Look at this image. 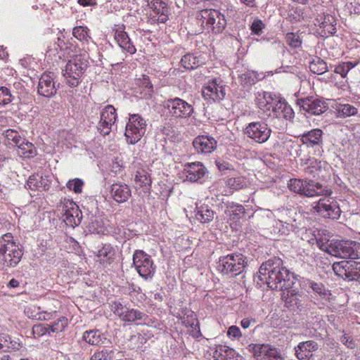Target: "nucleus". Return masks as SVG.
<instances>
[{"mask_svg":"<svg viewBox=\"0 0 360 360\" xmlns=\"http://www.w3.org/2000/svg\"><path fill=\"white\" fill-rule=\"evenodd\" d=\"M258 274L259 280L268 288L283 291L281 298L288 309L304 314L309 311L306 296L292 289L296 276L283 266L281 258L274 257L263 262Z\"/></svg>","mask_w":360,"mask_h":360,"instance_id":"obj_1","label":"nucleus"},{"mask_svg":"<svg viewBox=\"0 0 360 360\" xmlns=\"http://www.w3.org/2000/svg\"><path fill=\"white\" fill-rule=\"evenodd\" d=\"M23 255L20 248L11 233L4 234L0 238V264L3 267H15L20 262Z\"/></svg>","mask_w":360,"mask_h":360,"instance_id":"obj_2","label":"nucleus"},{"mask_svg":"<svg viewBox=\"0 0 360 360\" xmlns=\"http://www.w3.org/2000/svg\"><path fill=\"white\" fill-rule=\"evenodd\" d=\"M274 217L275 222L273 225V231L276 233L287 235L300 228L299 218L301 217V214L294 210L278 208L274 210Z\"/></svg>","mask_w":360,"mask_h":360,"instance_id":"obj_3","label":"nucleus"},{"mask_svg":"<svg viewBox=\"0 0 360 360\" xmlns=\"http://www.w3.org/2000/svg\"><path fill=\"white\" fill-rule=\"evenodd\" d=\"M89 56L86 53L75 56L68 60L63 70L66 84L72 88L77 86L81 78L89 66Z\"/></svg>","mask_w":360,"mask_h":360,"instance_id":"obj_4","label":"nucleus"},{"mask_svg":"<svg viewBox=\"0 0 360 360\" xmlns=\"http://www.w3.org/2000/svg\"><path fill=\"white\" fill-rule=\"evenodd\" d=\"M197 20L200 26L207 32L221 33L226 26L224 13L217 9H204L197 13Z\"/></svg>","mask_w":360,"mask_h":360,"instance_id":"obj_5","label":"nucleus"},{"mask_svg":"<svg viewBox=\"0 0 360 360\" xmlns=\"http://www.w3.org/2000/svg\"><path fill=\"white\" fill-rule=\"evenodd\" d=\"M326 251L337 257L356 259L360 257V243L353 240L330 241Z\"/></svg>","mask_w":360,"mask_h":360,"instance_id":"obj_6","label":"nucleus"},{"mask_svg":"<svg viewBox=\"0 0 360 360\" xmlns=\"http://www.w3.org/2000/svg\"><path fill=\"white\" fill-rule=\"evenodd\" d=\"M246 264V257L243 255L232 253L219 257L217 269L224 275L236 276L244 271Z\"/></svg>","mask_w":360,"mask_h":360,"instance_id":"obj_7","label":"nucleus"},{"mask_svg":"<svg viewBox=\"0 0 360 360\" xmlns=\"http://www.w3.org/2000/svg\"><path fill=\"white\" fill-rule=\"evenodd\" d=\"M288 186L291 191L309 198L329 193L321 184L311 180L291 179Z\"/></svg>","mask_w":360,"mask_h":360,"instance_id":"obj_8","label":"nucleus"},{"mask_svg":"<svg viewBox=\"0 0 360 360\" xmlns=\"http://www.w3.org/2000/svg\"><path fill=\"white\" fill-rule=\"evenodd\" d=\"M113 314L124 322L140 321V323H147L149 317L144 312L131 308L127 304H124L120 301L112 302L110 307Z\"/></svg>","mask_w":360,"mask_h":360,"instance_id":"obj_9","label":"nucleus"},{"mask_svg":"<svg viewBox=\"0 0 360 360\" xmlns=\"http://www.w3.org/2000/svg\"><path fill=\"white\" fill-rule=\"evenodd\" d=\"M58 210L67 226L75 228L80 224L82 214L78 205L72 200L64 198L58 205Z\"/></svg>","mask_w":360,"mask_h":360,"instance_id":"obj_10","label":"nucleus"},{"mask_svg":"<svg viewBox=\"0 0 360 360\" xmlns=\"http://www.w3.org/2000/svg\"><path fill=\"white\" fill-rule=\"evenodd\" d=\"M146 126V120L140 115H129L124 133L127 141L130 144L136 143L145 134Z\"/></svg>","mask_w":360,"mask_h":360,"instance_id":"obj_11","label":"nucleus"},{"mask_svg":"<svg viewBox=\"0 0 360 360\" xmlns=\"http://www.w3.org/2000/svg\"><path fill=\"white\" fill-rule=\"evenodd\" d=\"M133 264L139 276L145 280L152 278L155 273L156 266L151 257L143 250H135L133 255Z\"/></svg>","mask_w":360,"mask_h":360,"instance_id":"obj_12","label":"nucleus"},{"mask_svg":"<svg viewBox=\"0 0 360 360\" xmlns=\"http://www.w3.org/2000/svg\"><path fill=\"white\" fill-rule=\"evenodd\" d=\"M296 103L300 108V111L306 117H309L311 115H320L328 108V103L324 100L314 96L299 98Z\"/></svg>","mask_w":360,"mask_h":360,"instance_id":"obj_13","label":"nucleus"},{"mask_svg":"<svg viewBox=\"0 0 360 360\" xmlns=\"http://www.w3.org/2000/svg\"><path fill=\"white\" fill-rule=\"evenodd\" d=\"M328 191L329 193L324 195V198L319 199L315 205L313 206V210L324 218L338 219L340 217L342 211L338 202L328 197L331 193L330 191Z\"/></svg>","mask_w":360,"mask_h":360,"instance_id":"obj_14","label":"nucleus"},{"mask_svg":"<svg viewBox=\"0 0 360 360\" xmlns=\"http://www.w3.org/2000/svg\"><path fill=\"white\" fill-rule=\"evenodd\" d=\"M165 108L168 110L169 115L174 119L188 118L194 112L190 103L178 97L167 99L165 102Z\"/></svg>","mask_w":360,"mask_h":360,"instance_id":"obj_15","label":"nucleus"},{"mask_svg":"<svg viewBox=\"0 0 360 360\" xmlns=\"http://www.w3.org/2000/svg\"><path fill=\"white\" fill-rule=\"evenodd\" d=\"M335 274L349 281H360V262L354 261H341L333 264Z\"/></svg>","mask_w":360,"mask_h":360,"instance_id":"obj_16","label":"nucleus"},{"mask_svg":"<svg viewBox=\"0 0 360 360\" xmlns=\"http://www.w3.org/2000/svg\"><path fill=\"white\" fill-rule=\"evenodd\" d=\"M207 173V169L202 162H193L184 164L179 175L184 181L201 183Z\"/></svg>","mask_w":360,"mask_h":360,"instance_id":"obj_17","label":"nucleus"},{"mask_svg":"<svg viewBox=\"0 0 360 360\" xmlns=\"http://www.w3.org/2000/svg\"><path fill=\"white\" fill-rule=\"evenodd\" d=\"M245 134L257 143L266 142L271 134V129L264 122H252L244 129Z\"/></svg>","mask_w":360,"mask_h":360,"instance_id":"obj_18","label":"nucleus"},{"mask_svg":"<svg viewBox=\"0 0 360 360\" xmlns=\"http://www.w3.org/2000/svg\"><path fill=\"white\" fill-rule=\"evenodd\" d=\"M202 94L204 99L209 102L219 101L225 97V86L220 79L214 78L205 84Z\"/></svg>","mask_w":360,"mask_h":360,"instance_id":"obj_19","label":"nucleus"},{"mask_svg":"<svg viewBox=\"0 0 360 360\" xmlns=\"http://www.w3.org/2000/svg\"><path fill=\"white\" fill-rule=\"evenodd\" d=\"M248 349L257 360H283L280 351L267 344H250L248 345Z\"/></svg>","mask_w":360,"mask_h":360,"instance_id":"obj_20","label":"nucleus"},{"mask_svg":"<svg viewBox=\"0 0 360 360\" xmlns=\"http://www.w3.org/2000/svg\"><path fill=\"white\" fill-rule=\"evenodd\" d=\"M116 120L115 108L112 105H106L101 112V120L98 126L100 133L103 136L109 134Z\"/></svg>","mask_w":360,"mask_h":360,"instance_id":"obj_21","label":"nucleus"},{"mask_svg":"<svg viewBox=\"0 0 360 360\" xmlns=\"http://www.w3.org/2000/svg\"><path fill=\"white\" fill-rule=\"evenodd\" d=\"M56 91L53 72L44 73L39 80L38 93L44 97L49 98L55 95Z\"/></svg>","mask_w":360,"mask_h":360,"instance_id":"obj_22","label":"nucleus"},{"mask_svg":"<svg viewBox=\"0 0 360 360\" xmlns=\"http://www.w3.org/2000/svg\"><path fill=\"white\" fill-rule=\"evenodd\" d=\"M193 145L198 153L210 154L217 148V141L211 136L201 135L195 138Z\"/></svg>","mask_w":360,"mask_h":360,"instance_id":"obj_23","label":"nucleus"},{"mask_svg":"<svg viewBox=\"0 0 360 360\" xmlns=\"http://www.w3.org/2000/svg\"><path fill=\"white\" fill-rule=\"evenodd\" d=\"M152 10L150 14L158 22L165 23L169 20L170 9L167 3L162 0H154L148 4Z\"/></svg>","mask_w":360,"mask_h":360,"instance_id":"obj_24","label":"nucleus"},{"mask_svg":"<svg viewBox=\"0 0 360 360\" xmlns=\"http://www.w3.org/2000/svg\"><path fill=\"white\" fill-rule=\"evenodd\" d=\"M319 345L314 340H307L300 342L295 347V354L300 360H309L314 352L318 350Z\"/></svg>","mask_w":360,"mask_h":360,"instance_id":"obj_25","label":"nucleus"},{"mask_svg":"<svg viewBox=\"0 0 360 360\" xmlns=\"http://www.w3.org/2000/svg\"><path fill=\"white\" fill-rule=\"evenodd\" d=\"M110 195L118 203H123L128 200L131 195L129 186L124 183H115L111 186Z\"/></svg>","mask_w":360,"mask_h":360,"instance_id":"obj_26","label":"nucleus"},{"mask_svg":"<svg viewBox=\"0 0 360 360\" xmlns=\"http://www.w3.org/2000/svg\"><path fill=\"white\" fill-rule=\"evenodd\" d=\"M294 111L290 105L285 100H278L271 111V116L278 118L290 120L294 117Z\"/></svg>","mask_w":360,"mask_h":360,"instance_id":"obj_27","label":"nucleus"},{"mask_svg":"<svg viewBox=\"0 0 360 360\" xmlns=\"http://www.w3.org/2000/svg\"><path fill=\"white\" fill-rule=\"evenodd\" d=\"M258 108L266 113V115L271 116V111L274 105L278 101L276 96L271 92L264 91L257 98Z\"/></svg>","mask_w":360,"mask_h":360,"instance_id":"obj_28","label":"nucleus"},{"mask_svg":"<svg viewBox=\"0 0 360 360\" xmlns=\"http://www.w3.org/2000/svg\"><path fill=\"white\" fill-rule=\"evenodd\" d=\"M323 131L320 129H314L306 133H304L301 136V141L303 144L307 147H322L323 146Z\"/></svg>","mask_w":360,"mask_h":360,"instance_id":"obj_29","label":"nucleus"},{"mask_svg":"<svg viewBox=\"0 0 360 360\" xmlns=\"http://www.w3.org/2000/svg\"><path fill=\"white\" fill-rule=\"evenodd\" d=\"M51 181L48 176H42L35 174L30 176L27 181V186L31 190L48 191L50 188Z\"/></svg>","mask_w":360,"mask_h":360,"instance_id":"obj_30","label":"nucleus"},{"mask_svg":"<svg viewBox=\"0 0 360 360\" xmlns=\"http://www.w3.org/2000/svg\"><path fill=\"white\" fill-rule=\"evenodd\" d=\"M114 37L116 42L123 51L130 54L136 53V49L125 31L117 29L115 32Z\"/></svg>","mask_w":360,"mask_h":360,"instance_id":"obj_31","label":"nucleus"},{"mask_svg":"<svg viewBox=\"0 0 360 360\" xmlns=\"http://www.w3.org/2000/svg\"><path fill=\"white\" fill-rule=\"evenodd\" d=\"M306 286L311 289L312 292L321 299L326 301L330 300L332 295L330 290H328L323 283L309 280L306 283Z\"/></svg>","mask_w":360,"mask_h":360,"instance_id":"obj_32","label":"nucleus"},{"mask_svg":"<svg viewBox=\"0 0 360 360\" xmlns=\"http://www.w3.org/2000/svg\"><path fill=\"white\" fill-rule=\"evenodd\" d=\"M82 339L89 345L98 346L105 342L106 338L97 329L86 330L83 333Z\"/></svg>","mask_w":360,"mask_h":360,"instance_id":"obj_33","label":"nucleus"},{"mask_svg":"<svg viewBox=\"0 0 360 360\" xmlns=\"http://www.w3.org/2000/svg\"><path fill=\"white\" fill-rule=\"evenodd\" d=\"M21 347V344L18 340L12 339L8 335H0V351L2 352H11L18 350Z\"/></svg>","mask_w":360,"mask_h":360,"instance_id":"obj_34","label":"nucleus"},{"mask_svg":"<svg viewBox=\"0 0 360 360\" xmlns=\"http://www.w3.org/2000/svg\"><path fill=\"white\" fill-rule=\"evenodd\" d=\"M264 77V75L262 74L252 70H248L238 75L239 82L244 87L251 86Z\"/></svg>","mask_w":360,"mask_h":360,"instance_id":"obj_35","label":"nucleus"},{"mask_svg":"<svg viewBox=\"0 0 360 360\" xmlns=\"http://www.w3.org/2000/svg\"><path fill=\"white\" fill-rule=\"evenodd\" d=\"M236 356V351L226 345H217L213 352V357L216 360H231Z\"/></svg>","mask_w":360,"mask_h":360,"instance_id":"obj_36","label":"nucleus"},{"mask_svg":"<svg viewBox=\"0 0 360 360\" xmlns=\"http://www.w3.org/2000/svg\"><path fill=\"white\" fill-rule=\"evenodd\" d=\"M17 152L22 158H33L37 154V150L33 143L23 139L17 146Z\"/></svg>","mask_w":360,"mask_h":360,"instance_id":"obj_37","label":"nucleus"},{"mask_svg":"<svg viewBox=\"0 0 360 360\" xmlns=\"http://www.w3.org/2000/svg\"><path fill=\"white\" fill-rule=\"evenodd\" d=\"M324 169L323 168L321 161L313 159L310 160L307 167L304 168L306 175L311 178L321 179L324 178L322 174Z\"/></svg>","mask_w":360,"mask_h":360,"instance_id":"obj_38","label":"nucleus"},{"mask_svg":"<svg viewBox=\"0 0 360 360\" xmlns=\"http://www.w3.org/2000/svg\"><path fill=\"white\" fill-rule=\"evenodd\" d=\"M225 213L233 219H240L245 217V209L243 205L233 202H227Z\"/></svg>","mask_w":360,"mask_h":360,"instance_id":"obj_39","label":"nucleus"},{"mask_svg":"<svg viewBox=\"0 0 360 360\" xmlns=\"http://www.w3.org/2000/svg\"><path fill=\"white\" fill-rule=\"evenodd\" d=\"M320 18V20L317 19V21L319 22V26L323 29L324 34H334L336 32L335 18L329 14L323 15Z\"/></svg>","mask_w":360,"mask_h":360,"instance_id":"obj_40","label":"nucleus"},{"mask_svg":"<svg viewBox=\"0 0 360 360\" xmlns=\"http://www.w3.org/2000/svg\"><path fill=\"white\" fill-rule=\"evenodd\" d=\"M180 63L186 70H194L202 65L203 61L194 53H186L181 58Z\"/></svg>","mask_w":360,"mask_h":360,"instance_id":"obj_41","label":"nucleus"},{"mask_svg":"<svg viewBox=\"0 0 360 360\" xmlns=\"http://www.w3.org/2000/svg\"><path fill=\"white\" fill-rule=\"evenodd\" d=\"M134 181L144 191H148L150 190L152 181L149 174L146 170L143 169H138L135 174Z\"/></svg>","mask_w":360,"mask_h":360,"instance_id":"obj_42","label":"nucleus"},{"mask_svg":"<svg viewBox=\"0 0 360 360\" xmlns=\"http://www.w3.org/2000/svg\"><path fill=\"white\" fill-rule=\"evenodd\" d=\"M195 217L202 223L211 221L214 218V211L207 205H201L196 207Z\"/></svg>","mask_w":360,"mask_h":360,"instance_id":"obj_43","label":"nucleus"},{"mask_svg":"<svg viewBox=\"0 0 360 360\" xmlns=\"http://www.w3.org/2000/svg\"><path fill=\"white\" fill-rule=\"evenodd\" d=\"M114 250L110 245H105L98 250L96 257L100 263L103 265L110 264L113 261Z\"/></svg>","mask_w":360,"mask_h":360,"instance_id":"obj_44","label":"nucleus"},{"mask_svg":"<svg viewBox=\"0 0 360 360\" xmlns=\"http://www.w3.org/2000/svg\"><path fill=\"white\" fill-rule=\"evenodd\" d=\"M73 36L80 41L83 45H89L90 42H93L90 36L89 30L87 27L77 26L73 28Z\"/></svg>","mask_w":360,"mask_h":360,"instance_id":"obj_45","label":"nucleus"},{"mask_svg":"<svg viewBox=\"0 0 360 360\" xmlns=\"http://www.w3.org/2000/svg\"><path fill=\"white\" fill-rule=\"evenodd\" d=\"M310 71L316 75H322L328 71L326 63L321 58L316 57L309 66Z\"/></svg>","mask_w":360,"mask_h":360,"instance_id":"obj_46","label":"nucleus"},{"mask_svg":"<svg viewBox=\"0 0 360 360\" xmlns=\"http://www.w3.org/2000/svg\"><path fill=\"white\" fill-rule=\"evenodd\" d=\"M3 135L7 139L8 144L16 146L24 138L21 137L18 131L8 129L3 132Z\"/></svg>","mask_w":360,"mask_h":360,"instance_id":"obj_47","label":"nucleus"},{"mask_svg":"<svg viewBox=\"0 0 360 360\" xmlns=\"http://www.w3.org/2000/svg\"><path fill=\"white\" fill-rule=\"evenodd\" d=\"M226 184L232 190H239L247 186V181L243 176L232 177L227 179Z\"/></svg>","mask_w":360,"mask_h":360,"instance_id":"obj_48","label":"nucleus"},{"mask_svg":"<svg viewBox=\"0 0 360 360\" xmlns=\"http://www.w3.org/2000/svg\"><path fill=\"white\" fill-rule=\"evenodd\" d=\"M338 112L340 117H347L357 113V109L350 104H340L338 107Z\"/></svg>","mask_w":360,"mask_h":360,"instance_id":"obj_49","label":"nucleus"},{"mask_svg":"<svg viewBox=\"0 0 360 360\" xmlns=\"http://www.w3.org/2000/svg\"><path fill=\"white\" fill-rule=\"evenodd\" d=\"M357 65L356 63L350 61L342 62L337 65L335 68V72L341 75L342 78L346 77L349 71Z\"/></svg>","mask_w":360,"mask_h":360,"instance_id":"obj_50","label":"nucleus"},{"mask_svg":"<svg viewBox=\"0 0 360 360\" xmlns=\"http://www.w3.org/2000/svg\"><path fill=\"white\" fill-rule=\"evenodd\" d=\"M285 41L288 46L291 48L297 49L302 46V39L297 33L288 32L285 34Z\"/></svg>","mask_w":360,"mask_h":360,"instance_id":"obj_51","label":"nucleus"},{"mask_svg":"<svg viewBox=\"0 0 360 360\" xmlns=\"http://www.w3.org/2000/svg\"><path fill=\"white\" fill-rule=\"evenodd\" d=\"M68 325V319L65 316H60L52 325H49L51 333H59L65 330Z\"/></svg>","mask_w":360,"mask_h":360,"instance_id":"obj_52","label":"nucleus"},{"mask_svg":"<svg viewBox=\"0 0 360 360\" xmlns=\"http://www.w3.org/2000/svg\"><path fill=\"white\" fill-rule=\"evenodd\" d=\"M84 181L81 179L75 178L69 180L66 184L67 188L75 193H81L84 186Z\"/></svg>","mask_w":360,"mask_h":360,"instance_id":"obj_53","label":"nucleus"},{"mask_svg":"<svg viewBox=\"0 0 360 360\" xmlns=\"http://www.w3.org/2000/svg\"><path fill=\"white\" fill-rule=\"evenodd\" d=\"M114 352L111 349H103L96 352L90 360H112Z\"/></svg>","mask_w":360,"mask_h":360,"instance_id":"obj_54","label":"nucleus"},{"mask_svg":"<svg viewBox=\"0 0 360 360\" xmlns=\"http://www.w3.org/2000/svg\"><path fill=\"white\" fill-rule=\"evenodd\" d=\"M265 27L264 23L259 18H255L250 25L251 33L260 36Z\"/></svg>","mask_w":360,"mask_h":360,"instance_id":"obj_55","label":"nucleus"},{"mask_svg":"<svg viewBox=\"0 0 360 360\" xmlns=\"http://www.w3.org/2000/svg\"><path fill=\"white\" fill-rule=\"evenodd\" d=\"M51 333L49 325L36 324L32 327V334L38 337H41L46 333L50 334Z\"/></svg>","mask_w":360,"mask_h":360,"instance_id":"obj_56","label":"nucleus"},{"mask_svg":"<svg viewBox=\"0 0 360 360\" xmlns=\"http://www.w3.org/2000/svg\"><path fill=\"white\" fill-rule=\"evenodd\" d=\"M89 228L91 231L99 233L103 231V221L99 218L91 219Z\"/></svg>","mask_w":360,"mask_h":360,"instance_id":"obj_57","label":"nucleus"},{"mask_svg":"<svg viewBox=\"0 0 360 360\" xmlns=\"http://www.w3.org/2000/svg\"><path fill=\"white\" fill-rule=\"evenodd\" d=\"M12 96L7 87L1 86L0 88V105H6L11 102Z\"/></svg>","mask_w":360,"mask_h":360,"instance_id":"obj_58","label":"nucleus"},{"mask_svg":"<svg viewBox=\"0 0 360 360\" xmlns=\"http://www.w3.org/2000/svg\"><path fill=\"white\" fill-rule=\"evenodd\" d=\"M41 307L37 306H31L27 307L25 310V313L28 316V318L37 320V317H38L40 312Z\"/></svg>","mask_w":360,"mask_h":360,"instance_id":"obj_59","label":"nucleus"},{"mask_svg":"<svg viewBox=\"0 0 360 360\" xmlns=\"http://www.w3.org/2000/svg\"><path fill=\"white\" fill-rule=\"evenodd\" d=\"M227 335L231 339H239L242 336L240 328L236 326H231L227 330Z\"/></svg>","mask_w":360,"mask_h":360,"instance_id":"obj_60","label":"nucleus"},{"mask_svg":"<svg viewBox=\"0 0 360 360\" xmlns=\"http://www.w3.org/2000/svg\"><path fill=\"white\" fill-rule=\"evenodd\" d=\"M56 311H41L39 312V314L38 317H37V321H49L53 318L56 317Z\"/></svg>","mask_w":360,"mask_h":360,"instance_id":"obj_61","label":"nucleus"},{"mask_svg":"<svg viewBox=\"0 0 360 360\" xmlns=\"http://www.w3.org/2000/svg\"><path fill=\"white\" fill-rule=\"evenodd\" d=\"M221 11H226L229 16H233L237 13L236 7L230 2L223 4L221 7Z\"/></svg>","mask_w":360,"mask_h":360,"instance_id":"obj_62","label":"nucleus"},{"mask_svg":"<svg viewBox=\"0 0 360 360\" xmlns=\"http://www.w3.org/2000/svg\"><path fill=\"white\" fill-rule=\"evenodd\" d=\"M77 2L84 7L92 6L97 4V0H78Z\"/></svg>","mask_w":360,"mask_h":360,"instance_id":"obj_63","label":"nucleus"},{"mask_svg":"<svg viewBox=\"0 0 360 360\" xmlns=\"http://www.w3.org/2000/svg\"><path fill=\"white\" fill-rule=\"evenodd\" d=\"M251 323H255V320L253 319L245 318L241 321L240 326L243 328L247 329L250 327Z\"/></svg>","mask_w":360,"mask_h":360,"instance_id":"obj_64","label":"nucleus"}]
</instances>
